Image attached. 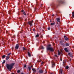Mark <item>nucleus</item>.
Segmentation results:
<instances>
[{"label": "nucleus", "mask_w": 74, "mask_h": 74, "mask_svg": "<svg viewBox=\"0 0 74 74\" xmlns=\"http://www.w3.org/2000/svg\"><path fill=\"white\" fill-rule=\"evenodd\" d=\"M24 11V10H22V12H23Z\"/></svg>", "instance_id": "obj_35"}, {"label": "nucleus", "mask_w": 74, "mask_h": 74, "mask_svg": "<svg viewBox=\"0 0 74 74\" xmlns=\"http://www.w3.org/2000/svg\"><path fill=\"white\" fill-rule=\"evenodd\" d=\"M54 66H55V63L53 62L52 63V67H54Z\"/></svg>", "instance_id": "obj_15"}, {"label": "nucleus", "mask_w": 74, "mask_h": 74, "mask_svg": "<svg viewBox=\"0 0 74 74\" xmlns=\"http://www.w3.org/2000/svg\"><path fill=\"white\" fill-rule=\"evenodd\" d=\"M11 53H8V56H10V55H11Z\"/></svg>", "instance_id": "obj_25"}, {"label": "nucleus", "mask_w": 74, "mask_h": 74, "mask_svg": "<svg viewBox=\"0 0 74 74\" xmlns=\"http://www.w3.org/2000/svg\"><path fill=\"white\" fill-rule=\"evenodd\" d=\"M6 56H5V55H3V56H2V58H5Z\"/></svg>", "instance_id": "obj_19"}, {"label": "nucleus", "mask_w": 74, "mask_h": 74, "mask_svg": "<svg viewBox=\"0 0 74 74\" xmlns=\"http://www.w3.org/2000/svg\"><path fill=\"white\" fill-rule=\"evenodd\" d=\"M19 48V45L18 44H17L16 45L15 47V49H18V48Z\"/></svg>", "instance_id": "obj_5"}, {"label": "nucleus", "mask_w": 74, "mask_h": 74, "mask_svg": "<svg viewBox=\"0 0 74 74\" xmlns=\"http://www.w3.org/2000/svg\"><path fill=\"white\" fill-rule=\"evenodd\" d=\"M20 72H21V71L20 70H18L17 71V73H20Z\"/></svg>", "instance_id": "obj_27"}, {"label": "nucleus", "mask_w": 74, "mask_h": 74, "mask_svg": "<svg viewBox=\"0 0 74 74\" xmlns=\"http://www.w3.org/2000/svg\"><path fill=\"white\" fill-rule=\"evenodd\" d=\"M72 16L74 18V12H73L72 13Z\"/></svg>", "instance_id": "obj_12"}, {"label": "nucleus", "mask_w": 74, "mask_h": 74, "mask_svg": "<svg viewBox=\"0 0 74 74\" xmlns=\"http://www.w3.org/2000/svg\"><path fill=\"white\" fill-rule=\"evenodd\" d=\"M47 50L50 51H51V52H53L54 51L53 48L51 47V45H49L47 46Z\"/></svg>", "instance_id": "obj_2"}, {"label": "nucleus", "mask_w": 74, "mask_h": 74, "mask_svg": "<svg viewBox=\"0 0 74 74\" xmlns=\"http://www.w3.org/2000/svg\"><path fill=\"white\" fill-rule=\"evenodd\" d=\"M69 56H71V57H72V56H73V55H72V54H71V53H69Z\"/></svg>", "instance_id": "obj_13"}, {"label": "nucleus", "mask_w": 74, "mask_h": 74, "mask_svg": "<svg viewBox=\"0 0 74 74\" xmlns=\"http://www.w3.org/2000/svg\"><path fill=\"white\" fill-rule=\"evenodd\" d=\"M63 73V70L62 69H60V74H62Z\"/></svg>", "instance_id": "obj_8"}, {"label": "nucleus", "mask_w": 74, "mask_h": 74, "mask_svg": "<svg viewBox=\"0 0 74 74\" xmlns=\"http://www.w3.org/2000/svg\"><path fill=\"white\" fill-rule=\"evenodd\" d=\"M38 62H41V60H38Z\"/></svg>", "instance_id": "obj_29"}, {"label": "nucleus", "mask_w": 74, "mask_h": 74, "mask_svg": "<svg viewBox=\"0 0 74 74\" xmlns=\"http://www.w3.org/2000/svg\"><path fill=\"white\" fill-rule=\"evenodd\" d=\"M31 67H33V66H31Z\"/></svg>", "instance_id": "obj_41"}, {"label": "nucleus", "mask_w": 74, "mask_h": 74, "mask_svg": "<svg viewBox=\"0 0 74 74\" xmlns=\"http://www.w3.org/2000/svg\"><path fill=\"white\" fill-rule=\"evenodd\" d=\"M44 64V62H42L41 63L42 64Z\"/></svg>", "instance_id": "obj_33"}, {"label": "nucleus", "mask_w": 74, "mask_h": 74, "mask_svg": "<svg viewBox=\"0 0 74 74\" xmlns=\"http://www.w3.org/2000/svg\"><path fill=\"white\" fill-rule=\"evenodd\" d=\"M21 19H22V18H20V21H21Z\"/></svg>", "instance_id": "obj_34"}, {"label": "nucleus", "mask_w": 74, "mask_h": 74, "mask_svg": "<svg viewBox=\"0 0 74 74\" xmlns=\"http://www.w3.org/2000/svg\"><path fill=\"white\" fill-rule=\"evenodd\" d=\"M58 55H60V52L58 51Z\"/></svg>", "instance_id": "obj_23"}, {"label": "nucleus", "mask_w": 74, "mask_h": 74, "mask_svg": "<svg viewBox=\"0 0 74 74\" xmlns=\"http://www.w3.org/2000/svg\"><path fill=\"white\" fill-rule=\"evenodd\" d=\"M41 49H44V47L42 46H41Z\"/></svg>", "instance_id": "obj_20"}, {"label": "nucleus", "mask_w": 74, "mask_h": 74, "mask_svg": "<svg viewBox=\"0 0 74 74\" xmlns=\"http://www.w3.org/2000/svg\"><path fill=\"white\" fill-rule=\"evenodd\" d=\"M51 26H52V25H54V23H51Z\"/></svg>", "instance_id": "obj_28"}, {"label": "nucleus", "mask_w": 74, "mask_h": 74, "mask_svg": "<svg viewBox=\"0 0 74 74\" xmlns=\"http://www.w3.org/2000/svg\"><path fill=\"white\" fill-rule=\"evenodd\" d=\"M64 40H66V41H67L69 39L68 38H67V37H66V36H64Z\"/></svg>", "instance_id": "obj_6"}, {"label": "nucleus", "mask_w": 74, "mask_h": 74, "mask_svg": "<svg viewBox=\"0 0 74 74\" xmlns=\"http://www.w3.org/2000/svg\"><path fill=\"white\" fill-rule=\"evenodd\" d=\"M69 67L67 66H66V69H67V70H68V69H69Z\"/></svg>", "instance_id": "obj_21"}, {"label": "nucleus", "mask_w": 74, "mask_h": 74, "mask_svg": "<svg viewBox=\"0 0 74 74\" xmlns=\"http://www.w3.org/2000/svg\"><path fill=\"white\" fill-rule=\"evenodd\" d=\"M23 51H25V50H26V49L25 48L23 47Z\"/></svg>", "instance_id": "obj_26"}, {"label": "nucleus", "mask_w": 74, "mask_h": 74, "mask_svg": "<svg viewBox=\"0 0 74 74\" xmlns=\"http://www.w3.org/2000/svg\"><path fill=\"white\" fill-rule=\"evenodd\" d=\"M28 69H29V71H30V70H31V67L29 66L28 67Z\"/></svg>", "instance_id": "obj_17"}, {"label": "nucleus", "mask_w": 74, "mask_h": 74, "mask_svg": "<svg viewBox=\"0 0 74 74\" xmlns=\"http://www.w3.org/2000/svg\"><path fill=\"white\" fill-rule=\"evenodd\" d=\"M43 72H44L43 70H40L39 71L38 73H39V74H42V73H43Z\"/></svg>", "instance_id": "obj_4"}, {"label": "nucleus", "mask_w": 74, "mask_h": 74, "mask_svg": "<svg viewBox=\"0 0 74 74\" xmlns=\"http://www.w3.org/2000/svg\"><path fill=\"white\" fill-rule=\"evenodd\" d=\"M5 60H4L2 62V64H4V63H5Z\"/></svg>", "instance_id": "obj_22"}, {"label": "nucleus", "mask_w": 74, "mask_h": 74, "mask_svg": "<svg viewBox=\"0 0 74 74\" xmlns=\"http://www.w3.org/2000/svg\"><path fill=\"white\" fill-rule=\"evenodd\" d=\"M39 37V35L38 34H37L35 36V37Z\"/></svg>", "instance_id": "obj_18"}, {"label": "nucleus", "mask_w": 74, "mask_h": 74, "mask_svg": "<svg viewBox=\"0 0 74 74\" xmlns=\"http://www.w3.org/2000/svg\"><path fill=\"white\" fill-rule=\"evenodd\" d=\"M48 30H50V29H51V28H50V27H48Z\"/></svg>", "instance_id": "obj_30"}, {"label": "nucleus", "mask_w": 74, "mask_h": 74, "mask_svg": "<svg viewBox=\"0 0 74 74\" xmlns=\"http://www.w3.org/2000/svg\"><path fill=\"white\" fill-rule=\"evenodd\" d=\"M55 56H56V57H58V56H57V55H55Z\"/></svg>", "instance_id": "obj_32"}, {"label": "nucleus", "mask_w": 74, "mask_h": 74, "mask_svg": "<svg viewBox=\"0 0 74 74\" xmlns=\"http://www.w3.org/2000/svg\"><path fill=\"white\" fill-rule=\"evenodd\" d=\"M15 64V63H11L10 64H6V67L9 71H11Z\"/></svg>", "instance_id": "obj_1"}, {"label": "nucleus", "mask_w": 74, "mask_h": 74, "mask_svg": "<svg viewBox=\"0 0 74 74\" xmlns=\"http://www.w3.org/2000/svg\"><path fill=\"white\" fill-rule=\"evenodd\" d=\"M60 60H61V61H62V60L61 59H60Z\"/></svg>", "instance_id": "obj_38"}, {"label": "nucleus", "mask_w": 74, "mask_h": 74, "mask_svg": "<svg viewBox=\"0 0 74 74\" xmlns=\"http://www.w3.org/2000/svg\"><path fill=\"white\" fill-rule=\"evenodd\" d=\"M33 21H29L28 22V24L29 25L31 26H33Z\"/></svg>", "instance_id": "obj_3"}, {"label": "nucleus", "mask_w": 74, "mask_h": 74, "mask_svg": "<svg viewBox=\"0 0 74 74\" xmlns=\"http://www.w3.org/2000/svg\"><path fill=\"white\" fill-rule=\"evenodd\" d=\"M12 74H14V73H12Z\"/></svg>", "instance_id": "obj_40"}, {"label": "nucleus", "mask_w": 74, "mask_h": 74, "mask_svg": "<svg viewBox=\"0 0 74 74\" xmlns=\"http://www.w3.org/2000/svg\"><path fill=\"white\" fill-rule=\"evenodd\" d=\"M64 50L66 52H69V50L67 49V48H65L64 49Z\"/></svg>", "instance_id": "obj_9"}, {"label": "nucleus", "mask_w": 74, "mask_h": 74, "mask_svg": "<svg viewBox=\"0 0 74 74\" xmlns=\"http://www.w3.org/2000/svg\"><path fill=\"white\" fill-rule=\"evenodd\" d=\"M23 14H24V15H26V13L25 12H23Z\"/></svg>", "instance_id": "obj_24"}, {"label": "nucleus", "mask_w": 74, "mask_h": 74, "mask_svg": "<svg viewBox=\"0 0 74 74\" xmlns=\"http://www.w3.org/2000/svg\"><path fill=\"white\" fill-rule=\"evenodd\" d=\"M52 16H54V14H53Z\"/></svg>", "instance_id": "obj_39"}, {"label": "nucleus", "mask_w": 74, "mask_h": 74, "mask_svg": "<svg viewBox=\"0 0 74 74\" xmlns=\"http://www.w3.org/2000/svg\"><path fill=\"white\" fill-rule=\"evenodd\" d=\"M56 20L58 22H60V19L59 18H57Z\"/></svg>", "instance_id": "obj_7"}, {"label": "nucleus", "mask_w": 74, "mask_h": 74, "mask_svg": "<svg viewBox=\"0 0 74 74\" xmlns=\"http://www.w3.org/2000/svg\"><path fill=\"white\" fill-rule=\"evenodd\" d=\"M26 67V64L24 65V67L25 68Z\"/></svg>", "instance_id": "obj_31"}, {"label": "nucleus", "mask_w": 74, "mask_h": 74, "mask_svg": "<svg viewBox=\"0 0 74 74\" xmlns=\"http://www.w3.org/2000/svg\"><path fill=\"white\" fill-rule=\"evenodd\" d=\"M65 45L67 47H69V43H66L65 44Z\"/></svg>", "instance_id": "obj_16"}, {"label": "nucleus", "mask_w": 74, "mask_h": 74, "mask_svg": "<svg viewBox=\"0 0 74 74\" xmlns=\"http://www.w3.org/2000/svg\"><path fill=\"white\" fill-rule=\"evenodd\" d=\"M33 31H34V30H35V29H33Z\"/></svg>", "instance_id": "obj_36"}, {"label": "nucleus", "mask_w": 74, "mask_h": 74, "mask_svg": "<svg viewBox=\"0 0 74 74\" xmlns=\"http://www.w3.org/2000/svg\"><path fill=\"white\" fill-rule=\"evenodd\" d=\"M46 73H47V71H46Z\"/></svg>", "instance_id": "obj_37"}, {"label": "nucleus", "mask_w": 74, "mask_h": 74, "mask_svg": "<svg viewBox=\"0 0 74 74\" xmlns=\"http://www.w3.org/2000/svg\"><path fill=\"white\" fill-rule=\"evenodd\" d=\"M32 71H33L34 72V73H36V71L35 69L33 68V69H32Z\"/></svg>", "instance_id": "obj_10"}, {"label": "nucleus", "mask_w": 74, "mask_h": 74, "mask_svg": "<svg viewBox=\"0 0 74 74\" xmlns=\"http://www.w3.org/2000/svg\"><path fill=\"white\" fill-rule=\"evenodd\" d=\"M28 55L29 57H30V56H31V54H30V52H28Z\"/></svg>", "instance_id": "obj_11"}, {"label": "nucleus", "mask_w": 74, "mask_h": 74, "mask_svg": "<svg viewBox=\"0 0 74 74\" xmlns=\"http://www.w3.org/2000/svg\"><path fill=\"white\" fill-rule=\"evenodd\" d=\"M10 58V56H6V60H8Z\"/></svg>", "instance_id": "obj_14"}]
</instances>
